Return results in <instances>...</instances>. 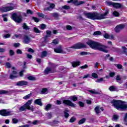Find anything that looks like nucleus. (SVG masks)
<instances>
[{
    "mask_svg": "<svg viewBox=\"0 0 127 127\" xmlns=\"http://www.w3.org/2000/svg\"><path fill=\"white\" fill-rule=\"evenodd\" d=\"M109 10H106L104 14H99L98 13L93 12V13H86L84 12V14L86 15V16L89 18V19H92L95 20V19H97L98 20H101V19H105L106 18L107 14H109Z\"/></svg>",
    "mask_w": 127,
    "mask_h": 127,
    "instance_id": "1",
    "label": "nucleus"
},
{
    "mask_svg": "<svg viewBox=\"0 0 127 127\" xmlns=\"http://www.w3.org/2000/svg\"><path fill=\"white\" fill-rule=\"evenodd\" d=\"M86 44L87 45L90 46L91 48H92V49L99 50V51H102L105 53H108V50H107V47L102 45V44L100 43L96 42L91 40H89Z\"/></svg>",
    "mask_w": 127,
    "mask_h": 127,
    "instance_id": "2",
    "label": "nucleus"
},
{
    "mask_svg": "<svg viewBox=\"0 0 127 127\" xmlns=\"http://www.w3.org/2000/svg\"><path fill=\"white\" fill-rule=\"evenodd\" d=\"M111 104L119 111H124L127 109V103L121 100H114L111 101Z\"/></svg>",
    "mask_w": 127,
    "mask_h": 127,
    "instance_id": "3",
    "label": "nucleus"
},
{
    "mask_svg": "<svg viewBox=\"0 0 127 127\" xmlns=\"http://www.w3.org/2000/svg\"><path fill=\"white\" fill-rule=\"evenodd\" d=\"M32 103V100L28 101V102L26 104L19 108V112H23L24 111H25V110H30V111H32V112H33V111L34 110V108L33 107V106H30V105H31Z\"/></svg>",
    "mask_w": 127,
    "mask_h": 127,
    "instance_id": "4",
    "label": "nucleus"
},
{
    "mask_svg": "<svg viewBox=\"0 0 127 127\" xmlns=\"http://www.w3.org/2000/svg\"><path fill=\"white\" fill-rule=\"evenodd\" d=\"M86 45L82 43H77L73 45L72 47L64 49L65 51L67 52H73L75 49H81V48H85Z\"/></svg>",
    "mask_w": 127,
    "mask_h": 127,
    "instance_id": "5",
    "label": "nucleus"
},
{
    "mask_svg": "<svg viewBox=\"0 0 127 127\" xmlns=\"http://www.w3.org/2000/svg\"><path fill=\"white\" fill-rule=\"evenodd\" d=\"M9 6L2 7L0 8V11L1 12H6L7 11H10V10H12L14 8L13 7V4L8 3Z\"/></svg>",
    "mask_w": 127,
    "mask_h": 127,
    "instance_id": "6",
    "label": "nucleus"
},
{
    "mask_svg": "<svg viewBox=\"0 0 127 127\" xmlns=\"http://www.w3.org/2000/svg\"><path fill=\"white\" fill-rule=\"evenodd\" d=\"M12 18L14 21H15V22H17L18 23H19L22 21V17L20 15L16 14L15 13L12 15Z\"/></svg>",
    "mask_w": 127,
    "mask_h": 127,
    "instance_id": "7",
    "label": "nucleus"
},
{
    "mask_svg": "<svg viewBox=\"0 0 127 127\" xmlns=\"http://www.w3.org/2000/svg\"><path fill=\"white\" fill-rule=\"evenodd\" d=\"M0 115L3 117H7V116H11V112L9 110L3 109L0 110Z\"/></svg>",
    "mask_w": 127,
    "mask_h": 127,
    "instance_id": "8",
    "label": "nucleus"
},
{
    "mask_svg": "<svg viewBox=\"0 0 127 127\" xmlns=\"http://www.w3.org/2000/svg\"><path fill=\"white\" fill-rule=\"evenodd\" d=\"M56 53H61L62 54H66V52L64 49H62V47L59 46L58 48H56L54 49Z\"/></svg>",
    "mask_w": 127,
    "mask_h": 127,
    "instance_id": "9",
    "label": "nucleus"
},
{
    "mask_svg": "<svg viewBox=\"0 0 127 127\" xmlns=\"http://www.w3.org/2000/svg\"><path fill=\"white\" fill-rule=\"evenodd\" d=\"M63 104L64 105H66V106H69L70 107H72V108H74L76 107V104H74L73 102H71L69 100H64L63 101Z\"/></svg>",
    "mask_w": 127,
    "mask_h": 127,
    "instance_id": "10",
    "label": "nucleus"
},
{
    "mask_svg": "<svg viewBox=\"0 0 127 127\" xmlns=\"http://www.w3.org/2000/svg\"><path fill=\"white\" fill-rule=\"evenodd\" d=\"M48 6L44 9V10H49V11L52 10L54 7H55V4L51 3L49 2H47Z\"/></svg>",
    "mask_w": 127,
    "mask_h": 127,
    "instance_id": "11",
    "label": "nucleus"
},
{
    "mask_svg": "<svg viewBox=\"0 0 127 127\" xmlns=\"http://www.w3.org/2000/svg\"><path fill=\"white\" fill-rule=\"evenodd\" d=\"M104 37L107 39H111V40H115V39H116L115 35L113 34L109 35V34L106 33L104 35Z\"/></svg>",
    "mask_w": 127,
    "mask_h": 127,
    "instance_id": "12",
    "label": "nucleus"
},
{
    "mask_svg": "<svg viewBox=\"0 0 127 127\" xmlns=\"http://www.w3.org/2000/svg\"><path fill=\"white\" fill-rule=\"evenodd\" d=\"M23 40L24 43L28 44V43H29L31 41V38L27 35H25L23 38Z\"/></svg>",
    "mask_w": 127,
    "mask_h": 127,
    "instance_id": "13",
    "label": "nucleus"
},
{
    "mask_svg": "<svg viewBox=\"0 0 127 127\" xmlns=\"http://www.w3.org/2000/svg\"><path fill=\"white\" fill-rule=\"evenodd\" d=\"M45 74H47L49 73H54L56 72L55 69L53 68L47 67L44 71Z\"/></svg>",
    "mask_w": 127,
    "mask_h": 127,
    "instance_id": "14",
    "label": "nucleus"
},
{
    "mask_svg": "<svg viewBox=\"0 0 127 127\" xmlns=\"http://www.w3.org/2000/svg\"><path fill=\"white\" fill-rule=\"evenodd\" d=\"M125 28V25L124 24H120L116 27L115 30L116 32H120L122 29H124Z\"/></svg>",
    "mask_w": 127,
    "mask_h": 127,
    "instance_id": "15",
    "label": "nucleus"
},
{
    "mask_svg": "<svg viewBox=\"0 0 127 127\" xmlns=\"http://www.w3.org/2000/svg\"><path fill=\"white\" fill-rule=\"evenodd\" d=\"M28 84V82H27V81H18L16 83V85L17 86H26V85H27Z\"/></svg>",
    "mask_w": 127,
    "mask_h": 127,
    "instance_id": "16",
    "label": "nucleus"
},
{
    "mask_svg": "<svg viewBox=\"0 0 127 127\" xmlns=\"http://www.w3.org/2000/svg\"><path fill=\"white\" fill-rule=\"evenodd\" d=\"M47 32V36H46L44 38V42L45 43H46V42H48L47 41V38L50 37V35H51V31L47 30L46 31Z\"/></svg>",
    "mask_w": 127,
    "mask_h": 127,
    "instance_id": "17",
    "label": "nucleus"
},
{
    "mask_svg": "<svg viewBox=\"0 0 127 127\" xmlns=\"http://www.w3.org/2000/svg\"><path fill=\"white\" fill-rule=\"evenodd\" d=\"M109 90L111 92H117V91H118V88L115 86H111L109 87Z\"/></svg>",
    "mask_w": 127,
    "mask_h": 127,
    "instance_id": "18",
    "label": "nucleus"
},
{
    "mask_svg": "<svg viewBox=\"0 0 127 127\" xmlns=\"http://www.w3.org/2000/svg\"><path fill=\"white\" fill-rule=\"evenodd\" d=\"M35 104L36 105H38L39 106H42V103L41 102V99H38L35 100L34 102Z\"/></svg>",
    "mask_w": 127,
    "mask_h": 127,
    "instance_id": "19",
    "label": "nucleus"
},
{
    "mask_svg": "<svg viewBox=\"0 0 127 127\" xmlns=\"http://www.w3.org/2000/svg\"><path fill=\"white\" fill-rule=\"evenodd\" d=\"M113 6L115 8H120V7H122V4L119 3H113Z\"/></svg>",
    "mask_w": 127,
    "mask_h": 127,
    "instance_id": "20",
    "label": "nucleus"
},
{
    "mask_svg": "<svg viewBox=\"0 0 127 127\" xmlns=\"http://www.w3.org/2000/svg\"><path fill=\"white\" fill-rule=\"evenodd\" d=\"M80 62H73L72 63V67H77L80 65Z\"/></svg>",
    "mask_w": 127,
    "mask_h": 127,
    "instance_id": "21",
    "label": "nucleus"
},
{
    "mask_svg": "<svg viewBox=\"0 0 127 127\" xmlns=\"http://www.w3.org/2000/svg\"><path fill=\"white\" fill-rule=\"evenodd\" d=\"M47 56V52L46 51H44L41 53V57H46Z\"/></svg>",
    "mask_w": 127,
    "mask_h": 127,
    "instance_id": "22",
    "label": "nucleus"
},
{
    "mask_svg": "<svg viewBox=\"0 0 127 127\" xmlns=\"http://www.w3.org/2000/svg\"><path fill=\"white\" fill-rule=\"evenodd\" d=\"M48 93V91L47 90V88H43L41 90V94H47Z\"/></svg>",
    "mask_w": 127,
    "mask_h": 127,
    "instance_id": "23",
    "label": "nucleus"
},
{
    "mask_svg": "<svg viewBox=\"0 0 127 127\" xmlns=\"http://www.w3.org/2000/svg\"><path fill=\"white\" fill-rule=\"evenodd\" d=\"M27 79L31 81H35L36 80V78L33 76H29L27 77Z\"/></svg>",
    "mask_w": 127,
    "mask_h": 127,
    "instance_id": "24",
    "label": "nucleus"
},
{
    "mask_svg": "<svg viewBox=\"0 0 127 127\" xmlns=\"http://www.w3.org/2000/svg\"><path fill=\"white\" fill-rule=\"evenodd\" d=\"M85 122H86V119L83 118V119L80 120L78 122V124H79V125H82V124H84V123H85Z\"/></svg>",
    "mask_w": 127,
    "mask_h": 127,
    "instance_id": "25",
    "label": "nucleus"
},
{
    "mask_svg": "<svg viewBox=\"0 0 127 127\" xmlns=\"http://www.w3.org/2000/svg\"><path fill=\"white\" fill-rule=\"evenodd\" d=\"M51 108V104H48L46 107L45 108V111H49L50 109Z\"/></svg>",
    "mask_w": 127,
    "mask_h": 127,
    "instance_id": "26",
    "label": "nucleus"
},
{
    "mask_svg": "<svg viewBox=\"0 0 127 127\" xmlns=\"http://www.w3.org/2000/svg\"><path fill=\"white\" fill-rule=\"evenodd\" d=\"M8 92L6 90H0V95H4L8 94Z\"/></svg>",
    "mask_w": 127,
    "mask_h": 127,
    "instance_id": "27",
    "label": "nucleus"
},
{
    "mask_svg": "<svg viewBox=\"0 0 127 127\" xmlns=\"http://www.w3.org/2000/svg\"><path fill=\"white\" fill-rule=\"evenodd\" d=\"M69 111L68 110H65L64 111V117L65 118H68L69 117Z\"/></svg>",
    "mask_w": 127,
    "mask_h": 127,
    "instance_id": "28",
    "label": "nucleus"
},
{
    "mask_svg": "<svg viewBox=\"0 0 127 127\" xmlns=\"http://www.w3.org/2000/svg\"><path fill=\"white\" fill-rule=\"evenodd\" d=\"M70 99H71L73 102H76V101L78 100V98L76 97V96H70Z\"/></svg>",
    "mask_w": 127,
    "mask_h": 127,
    "instance_id": "29",
    "label": "nucleus"
},
{
    "mask_svg": "<svg viewBox=\"0 0 127 127\" xmlns=\"http://www.w3.org/2000/svg\"><path fill=\"white\" fill-rule=\"evenodd\" d=\"M95 112L96 114H100V107L97 106L95 109Z\"/></svg>",
    "mask_w": 127,
    "mask_h": 127,
    "instance_id": "30",
    "label": "nucleus"
},
{
    "mask_svg": "<svg viewBox=\"0 0 127 127\" xmlns=\"http://www.w3.org/2000/svg\"><path fill=\"white\" fill-rule=\"evenodd\" d=\"M89 93H91V94H99V92H98L97 91V90L93 89L92 90H89Z\"/></svg>",
    "mask_w": 127,
    "mask_h": 127,
    "instance_id": "31",
    "label": "nucleus"
},
{
    "mask_svg": "<svg viewBox=\"0 0 127 127\" xmlns=\"http://www.w3.org/2000/svg\"><path fill=\"white\" fill-rule=\"evenodd\" d=\"M113 15L114 16H120V13H119V12H118L117 11H115L113 12Z\"/></svg>",
    "mask_w": 127,
    "mask_h": 127,
    "instance_id": "32",
    "label": "nucleus"
},
{
    "mask_svg": "<svg viewBox=\"0 0 127 127\" xmlns=\"http://www.w3.org/2000/svg\"><path fill=\"white\" fill-rule=\"evenodd\" d=\"M92 76L93 77V78H95V79H97V78H99V76L98 75V74L95 72L92 73Z\"/></svg>",
    "mask_w": 127,
    "mask_h": 127,
    "instance_id": "33",
    "label": "nucleus"
},
{
    "mask_svg": "<svg viewBox=\"0 0 127 127\" xmlns=\"http://www.w3.org/2000/svg\"><path fill=\"white\" fill-rule=\"evenodd\" d=\"M46 116L49 120L52 118V114L51 113H47Z\"/></svg>",
    "mask_w": 127,
    "mask_h": 127,
    "instance_id": "34",
    "label": "nucleus"
},
{
    "mask_svg": "<svg viewBox=\"0 0 127 127\" xmlns=\"http://www.w3.org/2000/svg\"><path fill=\"white\" fill-rule=\"evenodd\" d=\"M89 54H90V53H88L87 52H82L80 53V55L82 56H84L85 55H89Z\"/></svg>",
    "mask_w": 127,
    "mask_h": 127,
    "instance_id": "35",
    "label": "nucleus"
},
{
    "mask_svg": "<svg viewBox=\"0 0 127 127\" xmlns=\"http://www.w3.org/2000/svg\"><path fill=\"white\" fill-rule=\"evenodd\" d=\"M119 119V116L117 115H114L113 117V121H117Z\"/></svg>",
    "mask_w": 127,
    "mask_h": 127,
    "instance_id": "36",
    "label": "nucleus"
},
{
    "mask_svg": "<svg viewBox=\"0 0 127 127\" xmlns=\"http://www.w3.org/2000/svg\"><path fill=\"white\" fill-rule=\"evenodd\" d=\"M23 29H25L26 30L29 29V27L27 26L26 23H24L23 24Z\"/></svg>",
    "mask_w": 127,
    "mask_h": 127,
    "instance_id": "37",
    "label": "nucleus"
},
{
    "mask_svg": "<svg viewBox=\"0 0 127 127\" xmlns=\"http://www.w3.org/2000/svg\"><path fill=\"white\" fill-rule=\"evenodd\" d=\"M30 96H31V94H28L27 95L23 97V99H24V100H28V99L30 98Z\"/></svg>",
    "mask_w": 127,
    "mask_h": 127,
    "instance_id": "38",
    "label": "nucleus"
},
{
    "mask_svg": "<svg viewBox=\"0 0 127 127\" xmlns=\"http://www.w3.org/2000/svg\"><path fill=\"white\" fill-rule=\"evenodd\" d=\"M12 38H21V35L20 34L17 35V34H15L14 36L12 37Z\"/></svg>",
    "mask_w": 127,
    "mask_h": 127,
    "instance_id": "39",
    "label": "nucleus"
},
{
    "mask_svg": "<svg viewBox=\"0 0 127 127\" xmlns=\"http://www.w3.org/2000/svg\"><path fill=\"white\" fill-rule=\"evenodd\" d=\"M9 78L10 79H12V80H13V79H15L16 78H17V76L14 75L13 74H10Z\"/></svg>",
    "mask_w": 127,
    "mask_h": 127,
    "instance_id": "40",
    "label": "nucleus"
},
{
    "mask_svg": "<svg viewBox=\"0 0 127 127\" xmlns=\"http://www.w3.org/2000/svg\"><path fill=\"white\" fill-rule=\"evenodd\" d=\"M118 69H123V65L121 64H116L115 65Z\"/></svg>",
    "mask_w": 127,
    "mask_h": 127,
    "instance_id": "41",
    "label": "nucleus"
},
{
    "mask_svg": "<svg viewBox=\"0 0 127 127\" xmlns=\"http://www.w3.org/2000/svg\"><path fill=\"white\" fill-rule=\"evenodd\" d=\"M53 44H55V45H56V44H58V43H59V41H58V39H55L53 41Z\"/></svg>",
    "mask_w": 127,
    "mask_h": 127,
    "instance_id": "42",
    "label": "nucleus"
},
{
    "mask_svg": "<svg viewBox=\"0 0 127 127\" xmlns=\"http://www.w3.org/2000/svg\"><path fill=\"white\" fill-rule=\"evenodd\" d=\"M34 31L36 33H40V31L39 30V29H38V28L36 27L34 28Z\"/></svg>",
    "mask_w": 127,
    "mask_h": 127,
    "instance_id": "43",
    "label": "nucleus"
},
{
    "mask_svg": "<svg viewBox=\"0 0 127 127\" xmlns=\"http://www.w3.org/2000/svg\"><path fill=\"white\" fill-rule=\"evenodd\" d=\"M104 81V78H100L99 79H98L97 80H96V83H100L101 82H103Z\"/></svg>",
    "mask_w": 127,
    "mask_h": 127,
    "instance_id": "44",
    "label": "nucleus"
},
{
    "mask_svg": "<svg viewBox=\"0 0 127 127\" xmlns=\"http://www.w3.org/2000/svg\"><path fill=\"white\" fill-rule=\"evenodd\" d=\"M13 124H17L18 123V120L16 118H13L12 119Z\"/></svg>",
    "mask_w": 127,
    "mask_h": 127,
    "instance_id": "45",
    "label": "nucleus"
},
{
    "mask_svg": "<svg viewBox=\"0 0 127 127\" xmlns=\"http://www.w3.org/2000/svg\"><path fill=\"white\" fill-rule=\"evenodd\" d=\"M2 16L3 18L4 21H7V18H6V16H7V14H3Z\"/></svg>",
    "mask_w": 127,
    "mask_h": 127,
    "instance_id": "46",
    "label": "nucleus"
},
{
    "mask_svg": "<svg viewBox=\"0 0 127 127\" xmlns=\"http://www.w3.org/2000/svg\"><path fill=\"white\" fill-rule=\"evenodd\" d=\"M62 7L64 8V9H70V6H68L66 5L63 6Z\"/></svg>",
    "mask_w": 127,
    "mask_h": 127,
    "instance_id": "47",
    "label": "nucleus"
},
{
    "mask_svg": "<svg viewBox=\"0 0 127 127\" xmlns=\"http://www.w3.org/2000/svg\"><path fill=\"white\" fill-rule=\"evenodd\" d=\"M76 121V118H75V117H72L70 119V123H74V122H75Z\"/></svg>",
    "mask_w": 127,
    "mask_h": 127,
    "instance_id": "48",
    "label": "nucleus"
},
{
    "mask_svg": "<svg viewBox=\"0 0 127 127\" xmlns=\"http://www.w3.org/2000/svg\"><path fill=\"white\" fill-rule=\"evenodd\" d=\"M72 3L75 5H78V1L77 0H72Z\"/></svg>",
    "mask_w": 127,
    "mask_h": 127,
    "instance_id": "49",
    "label": "nucleus"
},
{
    "mask_svg": "<svg viewBox=\"0 0 127 127\" xmlns=\"http://www.w3.org/2000/svg\"><path fill=\"white\" fill-rule=\"evenodd\" d=\"M107 5H109V6L112 5L113 6L114 2H111V1H107Z\"/></svg>",
    "mask_w": 127,
    "mask_h": 127,
    "instance_id": "50",
    "label": "nucleus"
},
{
    "mask_svg": "<svg viewBox=\"0 0 127 127\" xmlns=\"http://www.w3.org/2000/svg\"><path fill=\"white\" fill-rule=\"evenodd\" d=\"M27 14H33V11H31V10L29 9L27 10Z\"/></svg>",
    "mask_w": 127,
    "mask_h": 127,
    "instance_id": "51",
    "label": "nucleus"
},
{
    "mask_svg": "<svg viewBox=\"0 0 127 127\" xmlns=\"http://www.w3.org/2000/svg\"><path fill=\"white\" fill-rule=\"evenodd\" d=\"M3 37H4V38H9V37H10V34H7L4 35Z\"/></svg>",
    "mask_w": 127,
    "mask_h": 127,
    "instance_id": "52",
    "label": "nucleus"
},
{
    "mask_svg": "<svg viewBox=\"0 0 127 127\" xmlns=\"http://www.w3.org/2000/svg\"><path fill=\"white\" fill-rule=\"evenodd\" d=\"M101 35V32L100 31L95 32L93 34V35Z\"/></svg>",
    "mask_w": 127,
    "mask_h": 127,
    "instance_id": "53",
    "label": "nucleus"
},
{
    "mask_svg": "<svg viewBox=\"0 0 127 127\" xmlns=\"http://www.w3.org/2000/svg\"><path fill=\"white\" fill-rule=\"evenodd\" d=\"M25 70H22L21 71L19 72V75L20 77H22L23 76V73H24Z\"/></svg>",
    "mask_w": 127,
    "mask_h": 127,
    "instance_id": "54",
    "label": "nucleus"
},
{
    "mask_svg": "<svg viewBox=\"0 0 127 127\" xmlns=\"http://www.w3.org/2000/svg\"><path fill=\"white\" fill-rule=\"evenodd\" d=\"M88 66L87 64H85L84 65H82L80 67V68H81V69H86L87 68H88Z\"/></svg>",
    "mask_w": 127,
    "mask_h": 127,
    "instance_id": "55",
    "label": "nucleus"
},
{
    "mask_svg": "<svg viewBox=\"0 0 127 127\" xmlns=\"http://www.w3.org/2000/svg\"><path fill=\"white\" fill-rule=\"evenodd\" d=\"M16 53L17 54H22V51H21V50H19V49H18L17 51H16Z\"/></svg>",
    "mask_w": 127,
    "mask_h": 127,
    "instance_id": "56",
    "label": "nucleus"
},
{
    "mask_svg": "<svg viewBox=\"0 0 127 127\" xmlns=\"http://www.w3.org/2000/svg\"><path fill=\"white\" fill-rule=\"evenodd\" d=\"M46 25H45V24H43L41 25V29H44L46 28Z\"/></svg>",
    "mask_w": 127,
    "mask_h": 127,
    "instance_id": "57",
    "label": "nucleus"
},
{
    "mask_svg": "<svg viewBox=\"0 0 127 127\" xmlns=\"http://www.w3.org/2000/svg\"><path fill=\"white\" fill-rule=\"evenodd\" d=\"M9 54H10V56H12V55H14V52L12 50H10Z\"/></svg>",
    "mask_w": 127,
    "mask_h": 127,
    "instance_id": "58",
    "label": "nucleus"
},
{
    "mask_svg": "<svg viewBox=\"0 0 127 127\" xmlns=\"http://www.w3.org/2000/svg\"><path fill=\"white\" fill-rule=\"evenodd\" d=\"M28 52H31V53H34V50H33V49H32L31 48H29L28 50Z\"/></svg>",
    "mask_w": 127,
    "mask_h": 127,
    "instance_id": "59",
    "label": "nucleus"
},
{
    "mask_svg": "<svg viewBox=\"0 0 127 127\" xmlns=\"http://www.w3.org/2000/svg\"><path fill=\"white\" fill-rule=\"evenodd\" d=\"M39 123V122L37 120H35L34 121H33L32 122V124L33 125H37V124H38Z\"/></svg>",
    "mask_w": 127,
    "mask_h": 127,
    "instance_id": "60",
    "label": "nucleus"
},
{
    "mask_svg": "<svg viewBox=\"0 0 127 127\" xmlns=\"http://www.w3.org/2000/svg\"><path fill=\"white\" fill-rule=\"evenodd\" d=\"M33 19H34V21H35V22H38V21H39V19L38 18L33 17Z\"/></svg>",
    "mask_w": 127,
    "mask_h": 127,
    "instance_id": "61",
    "label": "nucleus"
},
{
    "mask_svg": "<svg viewBox=\"0 0 127 127\" xmlns=\"http://www.w3.org/2000/svg\"><path fill=\"white\" fill-rule=\"evenodd\" d=\"M26 55H27V58H28L29 59H31V58H32V55H29L28 54H26Z\"/></svg>",
    "mask_w": 127,
    "mask_h": 127,
    "instance_id": "62",
    "label": "nucleus"
},
{
    "mask_svg": "<svg viewBox=\"0 0 127 127\" xmlns=\"http://www.w3.org/2000/svg\"><path fill=\"white\" fill-rule=\"evenodd\" d=\"M121 76L120 75H117V77H116V80L117 81H121Z\"/></svg>",
    "mask_w": 127,
    "mask_h": 127,
    "instance_id": "63",
    "label": "nucleus"
},
{
    "mask_svg": "<svg viewBox=\"0 0 127 127\" xmlns=\"http://www.w3.org/2000/svg\"><path fill=\"white\" fill-rule=\"evenodd\" d=\"M78 104H79L80 107H84V104L83 103V102H78Z\"/></svg>",
    "mask_w": 127,
    "mask_h": 127,
    "instance_id": "64",
    "label": "nucleus"
}]
</instances>
